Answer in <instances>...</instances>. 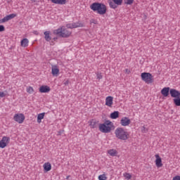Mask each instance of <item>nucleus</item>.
Returning <instances> with one entry per match:
<instances>
[{"mask_svg":"<svg viewBox=\"0 0 180 180\" xmlns=\"http://www.w3.org/2000/svg\"><path fill=\"white\" fill-rule=\"evenodd\" d=\"M90 8L94 12H96L98 15H105L108 9L106 5L99 2H94L90 6Z\"/></svg>","mask_w":180,"mask_h":180,"instance_id":"f257e3e1","label":"nucleus"},{"mask_svg":"<svg viewBox=\"0 0 180 180\" xmlns=\"http://www.w3.org/2000/svg\"><path fill=\"white\" fill-rule=\"evenodd\" d=\"M53 34L67 39L71 36V31L68 30L65 27L62 26L57 30H53Z\"/></svg>","mask_w":180,"mask_h":180,"instance_id":"f03ea898","label":"nucleus"},{"mask_svg":"<svg viewBox=\"0 0 180 180\" xmlns=\"http://www.w3.org/2000/svg\"><path fill=\"white\" fill-rule=\"evenodd\" d=\"M115 137L119 140L126 141L129 139V133L124 131V129L118 127L115 131Z\"/></svg>","mask_w":180,"mask_h":180,"instance_id":"7ed1b4c3","label":"nucleus"},{"mask_svg":"<svg viewBox=\"0 0 180 180\" xmlns=\"http://www.w3.org/2000/svg\"><path fill=\"white\" fill-rule=\"evenodd\" d=\"M113 127V122L106 120L103 124H99V130L101 133H110Z\"/></svg>","mask_w":180,"mask_h":180,"instance_id":"20e7f679","label":"nucleus"},{"mask_svg":"<svg viewBox=\"0 0 180 180\" xmlns=\"http://www.w3.org/2000/svg\"><path fill=\"white\" fill-rule=\"evenodd\" d=\"M141 77L142 81H144L146 84H153V77L151 73L149 72H143L141 74Z\"/></svg>","mask_w":180,"mask_h":180,"instance_id":"39448f33","label":"nucleus"},{"mask_svg":"<svg viewBox=\"0 0 180 180\" xmlns=\"http://www.w3.org/2000/svg\"><path fill=\"white\" fill-rule=\"evenodd\" d=\"M11 141V138L8 136H3L2 139L0 141V148H5L9 144Z\"/></svg>","mask_w":180,"mask_h":180,"instance_id":"423d86ee","label":"nucleus"},{"mask_svg":"<svg viewBox=\"0 0 180 180\" xmlns=\"http://www.w3.org/2000/svg\"><path fill=\"white\" fill-rule=\"evenodd\" d=\"M13 119L15 122H17V123H19L21 124L25 121V115L20 113V114H15L13 117Z\"/></svg>","mask_w":180,"mask_h":180,"instance_id":"0eeeda50","label":"nucleus"},{"mask_svg":"<svg viewBox=\"0 0 180 180\" xmlns=\"http://www.w3.org/2000/svg\"><path fill=\"white\" fill-rule=\"evenodd\" d=\"M16 16L17 15L15 13L9 14L0 20V23H5L6 22L11 20V19H13L14 18H16Z\"/></svg>","mask_w":180,"mask_h":180,"instance_id":"6e6552de","label":"nucleus"},{"mask_svg":"<svg viewBox=\"0 0 180 180\" xmlns=\"http://www.w3.org/2000/svg\"><path fill=\"white\" fill-rule=\"evenodd\" d=\"M130 123H131V121L127 117H124L120 120V124L124 127L129 126Z\"/></svg>","mask_w":180,"mask_h":180,"instance_id":"1a4fd4ad","label":"nucleus"},{"mask_svg":"<svg viewBox=\"0 0 180 180\" xmlns=\"http://www.w3.org/2000/svg\"><path fill=\"white\" fill-rule=\"evenodd\" d=\"M169 94L172 96V98H179L180 97V91L175 89H171L169 91Z\"/></svg>","mask_w":180,"mask_h":180,"instance_id":"9d476101","label":"nucleus"},{"mask_svg":"<svg viewBox=\"0 0 180 180\" xmlns=\"http://www.w3.org/2000/svg\"><path fill=\"white\" fill-rule=\"evenodd\" d=\"M50 91L51 89L49 86H41L39 87V92H41V94H49Z\"/></svg>","mask_w":180,"mask_h":180,"instance_id":"9b49d317","label":"nucleus"},{"mask_svg":"<svg viewBox=\"0 0 180 180\" xmlns=\"http://www.w3.org/2000/svg\"><path fill=\"white\" fill-rule=\"evenodd\" d=\"M60 72V69H58V67L57 65H53L51 68V74L53 75V77H57Z\"/></svg>","mask_w":180,"mask_h":180,"instance_id":"f8f14e48","label":"nucleus"},{"mask_svg":"<svg viewBox=\"0 0 180 180\" xmlns=\"http://www.w3.org/2000/svg\"><path fill=\"white\" fill-rule=\"evenodd\" d=\"M155 157L156 158V160H155L156 167H158V168L162 167V160L160 158V155H155Z\"/></svg>","mask_w":180,"mask_h":180,"instance_id":"ddd939ff","label":"nucleus"},{"mask_svg":"<svg viewBox=\"0 0 180 180\" xmlns=\"http://www.w3.org/2000/svg\"><path fill=\"white\" fill-rule=\"evenodd\" d=\"M105 105L106 106H109V108L112 107V105H113V97L108 96L105 98Z\"/></svg>","mask_w":180,"mask_h":180,"instance_id":"4468645a","label":"nucleus"},{"mask_svg":"<svg viewBox=\"0 0 180 180\" xmlns=\"http://www.w3.org/2000/svg\"><path fill=\"white\" fill-rule=\"evenodd\" d=\"M169 87H164L162 90H161V94L163 96H165V98H167V96H168L169 95Z\"/></svg>","mask_w":180,"mask_h":180,"instance_id":"2eb2a0df","label":"nucleus"},{"mask_svg":"<svg viewBox=\"0 0 180 180\" xmlns=\"http://www.w3.org/2000/svg\"><path fill=\"white\" fill-rule=\"evenodd\" d=\"M52 4H56V5H65L67 4V0H51Z\"/></svg>","mask_w":180,"mask_h":180,"instance_id":"dca6fc26","label":"nucleus"},{"mask_svg":"<svg viewBox=\"0 0 180 180\" xmlns=\"http://www.w3.org/2000/svg\"><path fill=\"white\" fill-rule=\"evenodd\" d=\"M44 169L46 172H49V171H51V164L50 162L44 163Z\"/></svg>","mask_w":180,"mask_h":180,"instance_id":"f3484780","label":"nucleus"},{"mask_svg":"<svg viewBox=\"0 0 180 180\" xmlns=\"http://www.w3.org/2000/svg\"><path fill=\"white\" fill-rule=\"evenodd\" d=\"M21 47H27L29 46V39L27 38H24L21 40Z\"/></svg>","mask_w":180,"mask_h":180,"instance_id":"a211bd4d","label":"nucleus"},{"mask_svg":"<svg viewBox=\"0 0 180 180\" xmlns=\"http://www.w3.org/2000/svg\"><path fill=\"white\" fill-rule=\"evenodd\" d=\"M108 153L111 157H116L117 155V150L115 149H110L108 150Z\"/></svg>","mask_w":180,"mask_h":180,"instance_id":"6ab92c4d","label":"nucleus"},{"mask_svg":"<svg viewBox=\"0 0 180 180\" xmlns=\"http://www.w3.org/2000/svg\"><path fill=\"white\" fill-rule=\"evenodd\" d=\"M44 39L46 41H50L51 40V37H50V31H46L44 32Z\"/></svg>","mask_w":180,"mask_h":180,"instance_id":"aec40b11","label":"nucleus"},{"mask_svg":"<svg viewBox=\"0 0 180 180\" xmlns=\"http://www.w3.org/2000/svg\"><path fill=\"white\" fill-rule=\"evenodd\" d=\"M85 26V24L79 22H73V29H75L77 27H84Z\"/></svg>","mask_w":180,"mask_h":180,"instance_id":"412c9836","label":"nucleus"},{"mask_svg":"<svg viewBox=\"0 0 180 180\" xmlns=\"http://www.w3.org/2000/svg\"><path fill=\"white\" fill-rule=\"evenodd\" d=\"M44 115H46V112H42L38 115L37 123H41L42 119H44Z\"/></svg>","mask_w":180,"mask_h":180,"instance_id":"4be33fe9","label":"nucleus"},{"mask_svg":"<svg viewBox=\"0 0 180 180\" xmlns=\"http://www.w3.org/2000/svg\"><path fill=\"white\" fill-rule=\"evenodd\" d=\"M111 119H117L119 117V111H115L110 114Z\"/></svg>","mask_w":180,"mask_h":180,"instance_id":"5701e85b","label":"nucleus"},{"mask_svg":"<svg viewBox=\"0 0 180 180\" xmlns=\"http://www.w3.org/2000/svg\"><path fill=\"white\" fill-rule=\"evenodd\" d=\"M173 102L176 106H180V97H176L174 98Z\"/></svg>","mask_w":180,"mask_h":180,"instance_id":"b1692460","label":"nucleus"},{"mask_svg":"<svg viewBox=\"0 0 180 180\" xmlns=\"http://www.w3.org/2000/svg\"><path fill=\"white\" fill-rule=\"evenodd\" d=\"M108 4H109V6H110V8H112V9H116V8H117V6L115 3V1H110L108 2Z\"/></svg>","mask_w":180,"mask_h":180,"instance_id":"393cba45","label":"nucleus"},{"mask_svg":"<svg viewBox=\"0 0 180 180\" xmlns=\"http://www.w3.org/2000/svg\"><path fill=\"white\" fill-rule=\"evenodd\" d=\"M90 127H91V129H95V127H96V120H90Z\"/></svg>","mask_w":180,"mask_h":180,"instance_id":"a878e982","label":"nucleus"},{"mask_svg":"<svg viewBox=\"0 0 180 180\" xmlns=\"http://www.w3.org/2000/svg\"><path fill=\"white\" fill-rule=\"evenodd\" d=\"M98 179L99 180H107L108 177H106L105 174H101V175L98 176Z\"/></svg>","mask_w":180,"mask_h":180,"instance_id":"bb28decb","label":"nucleus"},{"mask_svg":"<svg viewBox=\"0 0 180 180\" xmlns=\"http://www.w3.org/2000/svg\"><path fill=\"white\" fill-rule=\"evenodd\" d=\"M124 176L125 179H131V174H130L129 173H124Z\"/></svg>","mask_w":180,"mask_h":180,"instance_id":"cd10ccee","label":"nucleus"},{"mask_svg":"<svg viewBox=\"0 0 180 180\" xmlns=\"http://www.w3.org/2000/svg\"><path fill=\"white\" fill-rule=\"evenodd\" d=\"M113 2H115V4H116V5L117 6L122 5V4L123 3V0H112Z\"/></svg>","mask_w":180,"mask_h":180,"instance_id":"c85d7f7f","label":"nucleus"},{"mask_svg":"<svg viewBox=\"0 0 180 180\" xmlns=\"http://www.w3.org/2000/svg\"><path fill=\"white\" fill-rule=\"evenodd\" d=\"M124 2L126 5H131L134 0H124Z\"/></svg>","mask_w":180,"mask_h":180,"instance_id":"c756f323","label":"nucleus"},{"mask_svg":"<svg viewBox=\"0 0 180 180\" xmlns=\"http://www.w3.org/2000/svg\"><path fill=\"white\" fill-rule=\"evenodd\" d=\"M34 91V90L33 89V87L32 86H29L27 89V92L28 94H33V92Z\"/></svg>","mask_w":180,"mask_h":180,"instance_id":"7c9ffc66","label":"nucleus"},{"mask_svg":"<svg viewBox=\"0 0 180 180\" xmlns=\"http://www.w3.org/2000/svg\"><path fill=\"white\" fill-rule=\"evenodd\" d=\"M66 27L68 29H74V25H73V22L72 23H69L66 25Z\"/></svg>","mask_w":180,"mask_h":180,"instance_id":"2f4dec72","label":"nucleus"},{"mask_svg":"<svg viewBox=\"0 0 180 180\" xmlns=\"http://www.w3.org/2000/svg\"><path fill=\"white\" fill-rule=\"evenodd\" d=\"M102 78H103L102 74L98 73L97 74V79H102Z\"/></svg>","mask_w":180,"mask_h":180,"instance_id":"473e14b6","label":"nucleus"},{"mask_svg":"<svg viewBox=\"0 0 180 180\" xmlns=\"http://www.w3.org/2000/svg\"><path fill=\"white\" fill-rule=\"evenodd\" d=\"M0 32H5V27L4 25H0Z\"/></svg>","mask_w":180,"mask_h":180,"instance_id":"72a5a7b5","label":"nucleus"},{"mask_svg":"<svg viewBox=\"0 0 180 180\" xmlns=\"http://www.w3.org/2000/svg\"><path fill=\"white\" fill-rule=\"evenodd\" d=\"M0 98H5V93L0 92Z\"/></svg>","mask_w":180,"mask_h":180,"instance_id":"f704fd0d","label":"nucleus"},{"mask_svg":"<svg viewBox=\"0 0 180 180\" xmlns=\"http://www.w3.org/2000/svg\"><path fill=\"white\" fill-rule=\"evenodd\" d=\"M173 180H180V176H176L173 178Z\"/></svg>","mask_w":180,"mask_h":180,"instance_id":"c9c22d12","label":"nucleus"},{"mask_svg":"<svg viewBox=\"0 0 180 180\" xmlns=\"http://www.w3.org/2000/svg\"><path fill=\"white\" fill-rule=\"evenodd\" d=\"M125 72H127V74H129L130 72V70H129V69H125Z\"/></svg>","mask_w":180,"mask_h":180,"instance_id":"e433bc0d","label":"nucleus"},{"mask_svg":"<svg viewBox=\"0 0 180 180\" xmlns=\"http://www.w3.org/2000/svg\"><path fill=\"white\" fill-rule=\"evenodd\" d=\"M70 179V176H68L67 177H66V179Z\"/></svg>","mask_w":180,"mask_h":180,"instance_id":"4c0bfd02","label":"nucleus"},{"mask_svg":"<svg viewBox=\"0 0 180 180\" xmlns=\"http://www.w3.org/2000/svg\"><path fill=\"white\" fill-rule=\"evenodd\" d=\"M143 129H146V127H143Z\"/></svg>","mask_w":180,"mask_h":180,"instance_id":"58836bf2","label":"nucleus"}]
</instances>
